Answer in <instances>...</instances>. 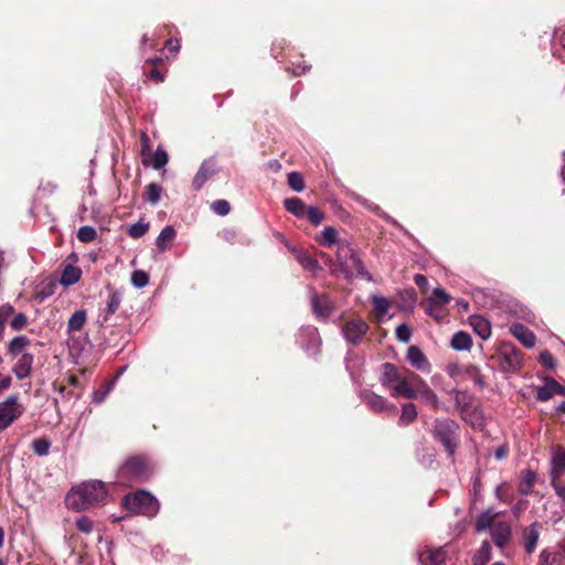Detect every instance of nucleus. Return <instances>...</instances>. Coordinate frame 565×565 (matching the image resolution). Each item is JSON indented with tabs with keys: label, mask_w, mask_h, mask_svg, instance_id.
<instances>
[{
	"label": "nucleus",
	"mask_w": 565,
	"mask_h": 565,
	"mask_svg": "<svg viewBox=\"0 0 565 565\" xmlns=\"http://www.w3.org/2000/svg\"><path fill=\"white\" fill-rule=\"evenodd\" d=\"M494 514L489 511L482 512L476 521V530L482 532L487 529H491L493 525Z\"/></svg>",
	"instance_id": "39"
},
{
	"label": "nucleus",
	"mask_w": 565,
	"mask_h": 565,
	"mask_svg": "<svg viewBox=\"0 0 565 565\" xmlns=\"http://www.w3.org/2000/svg\"><path fill=\"white\" fill-rule=\"evenodd\" d=\"M565 473V449L557 447L551 457L550 476L552 481H557Z\"/></svg>",
	"instance_id": "17"
},
{
	"label": "nucleus",
	"mask_w": 565,
	"mask_h": 565,
	"mask_svg": "<svg viewBox=\"0 0 565 565\" xmlns=\"http://www.w3.org/2000/svg\"><path fill=\"white\" fill-rule=\"evenodd\" d=\"M539 565H562L561 555L557 553L548 552L547 550H543L540 553Z\"/></svg>",
	"instance_id": "40"
},
{
	"label": "nucleus",
	"mask_w": 565,
	"mask_h": 565,
	"mask_svg": "<svg viewBox=\"0 0 565 565\" xmlns=\"http://www.w3.org/2000/svg\"><path fill=\"white\" fill-rule=\"evenodd\" d=\"M555 395H565V387L552 377L545 379L544 385L537 387V399L546 402Z\"/></svg>",
	"instance_id": "16"
},
{
	"label": "nucleus",
	"mask_w": 565,
	"mask_h": 565,
	"mask_svg": "<svg viewBox=\"0 0 565 565\" xmlns=\"http://www.w3.org/2000/svg\"><path fill=\"white\" fill-rule=\"evenodd\" d=\"M367 331L369 324L362 318L349 319L341 327L343 338L352 345H359Z\"/></svg>",
	"instance_id": "9"
},
{
	"label": "nucleus",
	"mask_w": 565,
	"mask_h": 565,
	"mask_svg": "<svg viewBox=\"0 0 565 565\" xmlns=\"http://www.w3.org/2000/svg\"><path fill=\"white\" fill-rule=\"evenodd\" d=\"M536 481V473L533 470H525L522 472L521 481L519 484V492L523 495L532 493L533 486Z\"/></svg>",
	"instance_id": "29"
},
{
	"label": "nucleus",
	"mask_w": 565,
	"mask_h": 565,
	"mask_svg": "<svg viewBox=\"0 0 565 565\" xmlns=\"http://www.w3.org/2000/svg\"><path fill=\"white\" fill-rule=\"evenodd\" d=\"M51 443L46 438H38L32 441L31 448L40 457L46 456L50 451Z\"/></svg>",
	"instance_id": "44"
},
{
	"label": "nucleus",
	"mask_w": 565,
	"mask_h": 565,
	"mask_svg": "<svg viewBox=\"0 0 565 565\" xmlns=\"http://www.w3.org/2000/svg\"><path fill=\"white\" fill-rule=\"evenodd\" d=\"M361 399L376 413L384 412L386 409H394V405L388 404L387 399L370 390H363L360 393Z\"/></svg>",
	"instance_id": "15"
},
{
	"label": "nucleus",
	"mask_w": 565,
	"mask_h": 565,
	"mask_svg": "<svg viewBox=\"0 0 565 565\" xmlns=\"http://www.w3.org/2000/svg\"><path fill=\"white\" fill-rule=\"evenodd\" d=\"M510 332L527 349L533 348L536 343L535 334L522 323H513L510 327Z\"/></svg>",
	"instance_id": "20"
},
{
	"label": "nucleus",
	"mask_w": 565,
	"mask_h": 565,
	"mask_svg": "<svg viewBox=\"0 0 565 565\" xmlns=\"http://www.w3.org/2000/svg\"><path fill=\"white\" fill-rule=\"evenodd\" d=\"M97 236V232L93 226H81L77 231V238L83 243H90Z\"/></svg>",
	"instance_id": "45"
},
{
	"label": "nucleus",
	"mask_w": 565,
	"mask_h": 565,
	"mask_svg": "<svg viewBox=\"0 0 565 565\" xmlns=\"http://www.w3.org/2000/svg\"><path fill=\"white\" fill-rule=\"evenodd\" d=\"M150 77L153 78L157 83L163 82V75L157 68H152L150 71Z\"/></svg>",
	"instance_id": "62"
},
{
	"label": "nucleus",
	"mask_w": 565,
	"mask_h": 565,
	"mask_svg": "<svg viewBox=\"0 0 565 565\" xmlns=\"http://www.w3.org/2000/svg\"><path fill=\"white\" fill-rule=\"evenodd\" d=\"M291 252L305 270L316 271L321 269L318 262L313 259L307 252L297 248H292Z\"/></svg>",
	"instance_id": "25"
},
{
	"label": "nucleus",
	"mask_w": 565,
	"mask_h": 565,
	"mask_svg": "<svg viewBox=\"0 0 565 565\" xmlns=\"http://www.w3.org/2000/svg\"><path fill=\"white\" fill-rule=\"evenodd\" d=\"M406 360L417 371H420L426 374L430 373L431 371V365L429 361L427 360L423 351L416 345H412L407 349Z\"/></svg>",
	"instance_id": "14"
},
{
	"label": "nucleus",
	"mask_w": 565,
	"mask_h": 565,
	"mask_svg": "<svg viewBox=\"0 0 565 565\" xmlns=\"http://www.w3.org/2000/svg\"><path fill=\"white\" fill-rule=\"evenodd\" d=\"M285 209L297 217H305L306 204L299 198H288L284 201Z\"/></svg>",
	"instance_id": "31"
},
{
	"label": "nucleus",
	"mask_w": 565,
	"mask_h": 565,
	"mask_svg": "<svg viewBox=\"0 0 565 565\" xmlns=\"http://www.w3.org/2000/svg\"><path fill=\"white\" fill-rule=\"evenodd\" d=\"M120 303H121V294L117 290L111 291L109 294L107 302H106L105 313L99 319L100 326H104L108 322L109 316L114 315L119 309Z\"/></svg>",
	"instance_id": "23"
},
{
	"label": "nucleus",
	"mask_w": 565,
	"mask_h": 565,
	"mask_svg": "<svg viewBox=\"0 0 565 565\" xmlns=\"http://www.w3.org/2000/svg\"><path fill=\"white\" fill-rule=\"evenodd\" d=\"M380 382L390 391L392 397L403 396L414 399L415 393L411 390V385H408L405 371H398L393 363L386 362L382 365Z\"/></svg>",
	"instance_id": "3"
},
{
	"label": "nucleus",
	"mask_w": 565,
	"mask_h": 565,
	"mask_svg": "<svg viewBox=\"0 0 565 565\" xmlns=\"http://www.w3.org/2000/svg\"><path fill=\"white\" fill-rule=\"evenodd\" d=\"M175 237V230L171 225L164 226L156 239V245L160 252L169 247V243Z\"/></svg>",
	"instance_id": "30"
},
{
	"label": "nucleus",
	"mask_w": 565,
	"mask_h": 565,
	"mask_svg": "<svg viewBox=\"0 0 565 565\" xmlns=\"http://www.w3.org/2000/svg\"><path fill=\"white\" fill-rule=\"evenodd\" d=\"M87 320L86 310H76L67 321V332L81 331Z\"/></svg>",
	"instance_id": "28"
},
{
	"label": "nucleus",
	"mask_w": 565,
	"mask_h": 565,
	"mask_svg": "<svg viewBox=\"0 0 565 565\" xmlns=\"http://www.w3.org/2000/svg\"><path fill=\"white\" fill-rule=\"evenodd\" d=\"M305 216L313 225H319L324 218L323 212L316 206L307 207Z\"/></svg>",
	"instance_id": "46"
},
{
	"label": "nucleus",
	"mask_w": 565,
	"mask_h": 565,
	"mask_svg": "<svg viewBox=\"0 0 565 565\" xmlns=\"http://www.w3.org/2000/svg\"><path fill=\"white\" fill-rule=\"evenodd\" d=\"M107 489L104 482L92 480L73 487L65 497V505L74 511H83L94 505L105 504Z\"/></svg>",
	"instance_id": "1"
},
{
	"label": "nucleus",
	"mask_w": 565,
	"mask_h": 565,
	"mask_svg": "<svg viewBox=\"0 0 565 565\" xmlns=\"http://www.w3.org/2000/svg\"><path fill=\"white\" fill-rule=\"evenodd\" d=\"M113 386L114 384H108L106 387L95 391L93 394V402L96 404L103 403L109 392L113 390Z\"/></svg>",
	"instance_id": "54"
},
{
	"label": "nucleus",
	"mask_w": 565,
	"mask_h": 565,
	"mask_svg": "<svg viewBox=\"0 0 565 565\" xmlns=\"http://www.w3.org/2000/svg\"><path fill=\"white\" fill-rule=\"evenodd\" d=\"M417 418V409L414 403H406L402 406L398 424L407 426Z\"/></svg>",
	"instance_id": "32"
},
{
	"label": "nucleus",
	"mask_w": 565,
	"mask_h": 565,
	"mask_svg": "<svg viewBox=\"0 0 565 565\" xmlns=\"http://www.w3.org/2000/svg\"><path fill=\"white\" fill-rule=\"evenodd\" d=\"M319 242L321 245L327 246V247L339 244L340 242H338L337 230L332 226L324 227L323 231L321 232Z\"/></svg>",
	"instance_id": "34"
},
{
	"label": "nucleus",
	"mask_w": 565,
	"mask_h": 565,
	"mask_svg": "<svg viewBox=\"0 0 565 565\" xmlns=\"http://www.w3.org/2000/svg\"><path fill=\"white\" fill-rule=\"evenodd\" d=\"M490 533L493 543L503 548L511 539V526L505 522H499L492 525Z\"/></svg>",
	"instance_id": "18"
},
{
	"label": "nucleus",
	"mask_w": 565,
	"mask_h": 565,
	"mask_svg": "<svg viewBox=\"0 0 565 565\" xmlns=\"http://www.w3.org/2000/svg\"><path fill=\"white\" fill-rule=\"evenodd\" d=\"M309 68V65H295L292 68V75L300 76L301 74H305Z\"/></svg>",
	"instance_id": "61"
},
{
	"label": "nucleus",
	"mask_w": 565,
	"mask_h": 565,
	"mask_svg": "<svg viewBox=\"0 0 565 565\" xmlns=\"http://www.w3.org/2000/svg\"><path fill=\"white\" fill-rule=\"evenodd\" d=\"M28 319L24 313H17L10 321V327L18 331L25 327Z\"/></svg>",
	"instance_id": "55"
},
{
	"label": "nucleus",
	"mask_w": 565,
	"mask_h": 565,
	"mask_svg": "<svg viewBox=\"0 0 565 565\" xmlns=\"http://www.w3.org/2000/svg\"><path fill=\"white\" fill-rule=\"evenodd\" d=\"M211 209L214 213L225 216L231 211V205L226 200H216L212 203Z\"/></svg>",
	"instance_id": "49"
},
{
	"label": "nucleus",
	"mask_w": 565,
	"mask_h": 565,
	"mask_svg": "<svg viewBox=\"0 0 565 565\" xmlns=\"http://www.w3.org/2000/svg\"><path fill=\"white\" fill-rule=\"evenodd\" d=\"M372 303L374 306L375 312L381 316H385L391 307V301L387 298L381 296H373Z\"/></svg>",
	"instance_id": "42"
},
{
	"label": "nucleus",
	"mask_w": 565,
	"mask_h": 565,
	"mask_svg": "<svg viewBox=\"0 0 565 565\" xmlns=\"http://www.w3.org/2000/svg\"><path fill=\"white\" fill-rule=\"evenodd\" d=\"M415 393L414 398H422V401L427 404L430 408L434 411L439 409L444 406V404L440 402L437 394L431 390L430 386L420 390V391H413Z\"/></svg>",
	"instance_id": "24"
},
{
	"label": "nucleus",
	"mask_w": 565,
	"mask_h": 565,
	"mask_svg": "<svg viewBox=\"0 0 565 565\" xmlns=\"http://www.w3.org/2000/svg\"><path fill=\"white\" fill-rule=\"evenodd\" d=\"M76 529L82 533L88 534L93 530V522L88 516L83 515L77 519Z\"/></svg>",
	"instance_id": "51"
},
{
	"label": "nucleus",
	"mask_w": 565,
	"mask_h": 565,
	"mask_svg": "<svg viewBox=\"0 0 565 565\" xmlns=\"http://www.w3.org/2000/svg\"><path fill=\"white\" fill-rule=\"evenodd\" d=\"M327 263L330 264L334 274H341L347 279H351L355 275L367 281L373 280L362 259L347 243H339L335 262L328 257Z\"/></svg>",
	"instance_id": "2"
},
{
	"label": "nucleus",
	"mask_w": 565,
	"mask_h": 565,
	"mask_svg": "<svg viewBox=\"0 0 565 565\" xmlns=\"http://www.w3.org/2000/svg\"><path fill=\"white\" fill-rule=\"evenodd\" d=\"M34 356L31 353H23L12 367V372L18 380H24L30 376Z\"/></svg>",
	"instance_id": "19"
},
{
	"label": "nucleus",
	"mask_w": 565,
	"mask_h": 565,
	"mask_svg": "<svg viewBox=\"0 0 565 565\" xmlns=\"http://www.w3.org/2000/svg\"><path fill=\"white\" fill-rule=\"evenodd\" d=\"M539 362L542 366L548 370H553L556 365L554 356L546 350L540 353Z\"/></svg>",
	"instance_id": "52"
},
{
	"label": "nucleus",
	"mask_w": 565,
	"mask_h": 565,
	"mask_svg": "<svg viewBox=\"0 0 565 565\" xmlns=\"http://www.w3.org/2000/svg\"><path fill=\"white\" fill-rule=\"evenodd\" d=\"M166 47L172 52V53H178L179 52V49H180V44H179V41L178 40H172L170 39L167 43H166Z\"/></svg>",
	"instance_id": "59"
},
{
	"label": "nucleus",
	"mask_w": 565,
	"mask_h": 565,
	"mask_svg": "<svg viewBox=\"0 0 565 565\" xmlns=\"http://www.w3.org/2000/svg\"><path fill=\"white\" fill-rule=\"evenodd\" d=\"M551 486L554 489L556 495L563 501L565 504V484H562L557 481H551Z\"/></svg>",
	"instance_id": "57"
},
{
	"label": "nucleus",
	"mask_w": 565,
	"mask_h": 565,
	"mask_svg": "<svg viewBox=\"0 0 565 565\" xmlns=\"http://www.w3.org/2000/svg\"><path fill=\"white\" fill-rule=\"evenodd\" d=\"M491 558V545L483 542L472 557L473 565H486Z\"/></svg>",
	"instance_id": "33"
},
{
	"label": "nucleus",
	"mask_w": 565,
	"mask_h": 565,
	"mask_svg": "<svg viewBox=\"0 0 565 565\" xmlns=\"http://www.w3.org/2000/svg\"><path fill=\"white\" fill-rule=\"evenodd\" d=\"M30 340L26 335H18L14 337L8 345V352L12 355L19 354L26 345H29Z\"/></svg>",
	"instance_id": "36"
},
{
	"label": "nucleus",
	"mask_w": 565,
	"mask_h": 565,
	"mask_svg": "<svg viewBox=\"0 0 565 565\" xmlns=\"http://www.w3.org/2000/svg\"><path fill=\"white\" fill-rule=\"evenodd\" d=\"M427 557L429 559L430 565H441L445 563L446 553L441 548H439L430 551Z\"/></svg>",
	"instance_id": "53"
},
{
	"label": "nucleus",
	"mask_w": 565,
	"mask_h": 565,
	"mask_svg": "<svg viewBox=\"0 0 565 565\" xmlns=\"http://www.w3.org/2000/svg\"><path fill=\"white\" fill-rule=\"evenodd\" d=\"M405 373H406V379L408 381V385H411L412 391H420V390H424L429 386L427 384V382L425 380H423L415 372L406 369Z\"/></svg>",
	"instance_id": "37"
},
{
	"label": "nucleus",
	"mask_w": 565,
	"mask_h": 565,
	"mask_svg": "<svg viewBox=\"0 0 565 565\" xmlns=\"http://www.w3.org/2000/svg\"><path fill=\"white\" fill-rule=\"evenodd\" d=\"M11 382H12V380H11L10 376H8V375L0 376V393L2 391L8 390L10 387V385H11Z\"/></svg>",
	"instance_id": "60"
},
{
	"label": "nucleus",
	"mask_w": 565,
	"mask_h": 565,
	"mask_svg": "<svg viewBox=\"0 0 565 565\" xmlns=\"http://www.w3.org/2000/svg\"><path fill=\"white\" fill-rule=\"evenodd\" d=\"M13 312V308L9 305H4L0 307V326L4 328L6 322L8 321L9 317Z\"/></svg>",
	"instance_id": "56"
},
{
	"label": "nucleus",
	"mask_w": 565,
	"mask_h": 565,
	"mask_svg": "<svg viewBox=\"0 0 565 565\" xmlns=\"http://www.w3.org/2000/svg\"><path fill=\"white\" fill-rule=\"evenodd\" d=\"M310 303L312 312L322 321H327L334 310V302L326 294L312 292L310 295Z\"/></svg>",
	"instance_id": "13"
},
{
	"label": "nucleus",
	"mask_w": 565,
	"mask_h": 565,
	"mask_svg": "<svg viewBox=\"0 0 565 565\" xmlns=\"http://www.w3.org/2000/svg\"><path fill=\"white\" fill-rule=\"evenodd\" d=\"M456 305L459 311H467L469 309V302L465 299H457Z\"/></svg>",
	"instance_id": "63"
},
{
	"label": "nucleus",
	"mask_w": 565,
	"mask_h": 565,
	"mask_svg": "<svg viewBox=\"0 0 565 565\" xmlns=\"http://www.w3.org/2000/svg\"><path fill=\"white\" fill-rule=\"evenodd\" d=\"M167 163H168V153L163 149L158 148L154 151L153 158H152L153 169L159 170V169L163 168Z\"/></svg>",
	"instance_id": "47"
},
{
	"label": "nucleus",
	"mask_w": 565,
	"mask_h": 565,
	"mask_svg": "<svg viewBox=\"0 0 565 565\" xmlns=\"http://www.w3.org/2000/svg\"><path fill=\"white\" fill-rule=\"evenodd\" d=\"M434 439L440 443L448 454L452 457L459 446L460 435L459 425L449 418H437L433 424Z\"/></svg>",
	"instance_id": "4"
},
{
	"label": "nucleus",
	"mask_w": 565,
	"mask_h": 565,
	"mask_svg": "<svg viewBox=\"0 0 565 565\" xmlns=\"http://www.w3.org/2000/svg\"><path fill=\"white\" fill-rule=\"evenodd\" d=\"M499 356L503 370L514 372L522 365L523 358L521 351L513 344H502Z\"/></svg>",
	"instance_id": "12"
},
{
	"label": "nucleus",
	"mask_w": 565,
	"mask_h": 565,
	"mask_svg": "<svg viewBox=\"0 0 565 565\" xmlns=\"http://www.w3.org/2000/svg\"><path fill=\"white\" fill-rule=\"evenodd\" d=\"M451 300V296L443 288H434L431 295L420 302L425 312L435 319L441 321L446 316V307Z\"/></svg>",
	"instance_id": "6"
},
{
	"label": "nucleus",
	"mask_w": 565,
	"mask_h": 565,
	"mask_svg": "<svg viewBox=\"0 0 565 565\" xmlns=\"http://www.w3.org/2000/svg\"><path fill=\"white\" fill-rule=\"evenodd\" d=\"M523 546L527 554H532L540 537L539 523L534 522L523 530Z\"/></svg>",
	"instance_id": "21"
},
{
	"label": "nucleus",
	"mask_w": 565,
	"mask_h": 565,
	"mask_svg": "<svg viewBox=\"0 0 565 565\" xmlns=\"http://www.w3.org/2000/svg\"><path fill=\"white\" fill-rule=\"evenodd\" d=\"M218 171L220 168L215 157H210L203 160L192 180V188L195 191L201 190L209 180H211L214 175L218 173Z\"/></svg>",
	"instance_id": "10"
},
{
	"label": "nucleus",
	"mask_w": 565,
	"mask_h": 565,
	"mask_svg": "<svg viewBox=\"0 0 565 565\" xmlns=\"http://www.w3.org/2000/svg\"><path fill=\"white\" fill-rule=\"evenodd\" d=\"M149 282V276L142 270H135L131 274V284L136 288H143Z\"/></svg>",
	"instance_id": "48"
},
{
	"label": "nucleus",
	"mask_w": 565,
	"mask_h": 565,
	"mask_svg": "<svg viewBox=\"0 0 565 565\" xmlns=\"http://www.w3.org/2000/svg\"><path fill=\"white\" fill-rule=\"evenodd\" d=\"M450 345L456 351H469L472 345V339L467 332L458 331L452 335Z\"/></svg>",
	"instance_id": "26"
},
{
	"label": "nucleus",
	"mask_w": 565,
	"mask_h": 565,
	"mask_svg": "<svg viewBox=\"0 0 565 565\" xmlns=\"http://www.w3.org/2000/svg\"><path fill=\"white\" fill-rule=\"evenodd\" d=\"M297 342L310 355L318 353L321 339L318 329L312 326L302 327L299 330Z\"/></svg>",
	"instance_id": "11"
},
{
	"label": "nucleus",
	"mask_w": 565,
	"mask_h": 565,
	"mask_svg": "<svg viewBox=\"0 0 565 565\" xmlns=\"http://www.w3.org/2000/svg\"><path fill=\"white\" fill-rule=\"evenodd\" d=\"M414 282L419 287V288H427L428 287V280L426 278V276L422 275V274H416L414 276Z\"/></svg>",
	"instance_id": "58"
},
{
	"label": "nucleus",
	"mask_w": 565,
	"mask_h": 565,
	"mask_svg": "<svg viewBox=\"0 0 565 565\" xmlns=\"http://www.w3.org/2000/svg\"><path fill=\"white\" fill-rule=\"evenodd\" d=\"M24 412L18 395H10L0 403V430L8 428Z\"/></svg>",
	"instance_id": "8"
},
{
	"label": "nucleus",
	"mask_w": 565,
	"mask_h": 565,
	"mask_svg": "<svg viewBox=\"0 0 565 565\" xmlns=\"http://www.w3.org/2000/svg\"><path fill=\"white\" fill-rule=\"evenodd\" d=\"M82 276V270L79 267L67 265L62 271L60 282L63 286H72L76 284Z\"/></svg>",
	"instance_id": "27"
},
{
	"label": "nucleus",
	"mask_w": 565,
	"mask_h": 565,
	"mask_svg": "<svg viewBox=\"0 0 565 565\" xmlns=\"http://www.w3.org/2000/svg\"><path fill=\"white\" fill-rule=\"evenodd\" d=\"M287 183L289 188L296 192H301L305 190V181L301 173L299 172H290L288 174Z\"/></svg>",
	"instance_id": "41"
},
{
	"label": "nucleus",
	"mask_w": 565,
	"mask_h": 565,
	"mask_svg": "<svg viewBox=\"0 0 565 565\" xmlns=\"http://www.w3.org/2000/svg\"><path fill=\"white\" fill-rule=\"evenodd\" d=\"M149 476L150 470L147 461L140 457L128 459L119 469V481L121 483L145 481Z\"/></svg>",
	"instance_id": "7"
},
{
	"label": "nucleus",
	"mask_w": 565,
	"mask_h": 565,
	"mask_svg": "<svg viewBox=\"0 0 565 565\" xmlns=\"http://www.w3.org/2000/svg\"><path fill=\"white\" fill-rule=\"evenodd\" d=\"M473 331L482 339L488 340L491 337V324L488 319L480 315H473L469 318Z\"/></svg>",
	"instance_id": "22"
},
{
	"label": "nucleus",
	"mask_w": 565,
	"mask_h": 565,
	"mask_svg": "<svg viewBox=\"0 0 565 565\" xmlns=\"http://www.w3.org/2000/svg\"><path fill=\"white\" fill-rule=\"evenodd\" d=\"M141 142H142V153H145L146 150H150L149 138L146 134H142Z\"/></svg>",
	"instance_id": "64"
},
{
	"label": "nucleus",
	"mask_w": 565,
	"mask_h": 565,
	"mask_svg": "<svg viewBox=\"0 0 565 565\" xmlns=\"http://www.w3.org/2000/svg\"><path fill=\"white\" fill-rule=\"evenodd\" d=\"M125 508L136 514L154 516L159 512V501L148 491L140 490L124 498Z\"/></svg>",
	"instance_id": "5"
},
{
	"label": "nucleus",
	"mask_w": 565,
	"mask_h": 565,
	"mask_svg": "<svg viewBox=\"0 0 565 565\" xmlns=\"http://www.w3.org/2000/svg\"><path fill=\"white\" fill-rule=\"evenodd\" d=\"M356 201L360 202L362 205H364L366 209H369V210L375 212L376 214H379L384 220L391 222L395 226H399L398 223L394 218H392L390 215H387L385 212H383L380 209V206L375 205L374 203L370 202L369 200H366V199H364L362 196H356Z\"/></svg>",
	"instance_id": "38"
},
{
	"label": "nucleus",
	"mask_w": 565,
	"mask_h": 565,
	"mask_svg": "<svg viewBox=\"0 0 565 565\" xmlns=\"http://www.w3.org/2000/svg\"><path fill=\"white\" fill-rule=\"evenodd\" d=\"M395 334L396 338L404 343L409 342L412 338V331L406 323L399 324L395 330Z\"/></svg>",
	"instance_id": "50"
},
{
	"label": "nucleus",
	"mask_w": 565,
	"mask_h": 565,
	"mask_svg": "<svg viewBox=\"0 0 565 565\" xmlns=\"http://www.w3.org/2000/svg\"><path fill=\"white\" fill-rule=\"evenodd\" d=\"M161 194L162 188L157 183H150L146 188L145 200L151 205H156L160 201Z\"/></svg>",
	"instance_id": "35"
},
{
	"label": "nucleus",
	"mask_w": 565,
	"mask_h": 565,
	"mask_svg": "<svg viewBox=\"0 0 565 565\" xmlns=\"http://www.w3.org/2000/svg\"><path fill=\"white\" fill-rule=\"evenodd\" d=\"M149 230V224L142 221L136 222L128 227V235L132 238L142 237Z\"/></svg>",
	"instance_id": "43"
}]
</instances>
